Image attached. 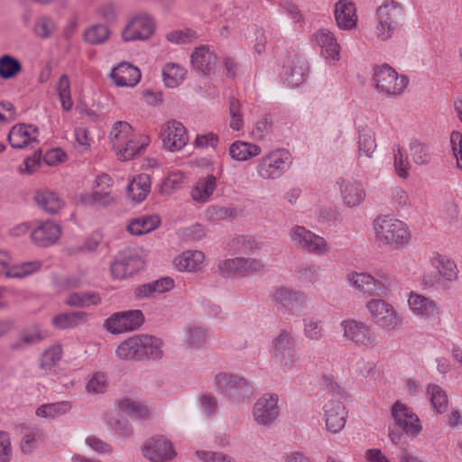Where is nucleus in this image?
I'll return each instance as SVG.
<instances>
[{"mask_svg": "<svg viewBox=\"0 0 462 462\" xmlns=\"http://www.w3.org/2000/svg\"><path fill=\"white\" fill-rule=\"evenodd\" d=\"M198 35L191 29L172 31L166 34V39L172 43H189L197 39Z\"/></svg>", "mask_w": 462, "mask_h": 462, "instance_id": "61", "label": "nucleus"}, {"mask_svg": "<svg viewBox=\"0 0 462 462\" xmlns=\"http://www.w3.org/2000/svg\"><path fill=\"white\" fill-rule=\"evenodd\" d=\"M348 282L356 290L369 296L385 297L388 294V278L379 281L368 273H354L348 276Z\"/></svg>", "mask_w": 462, "mask_h": 462, "instance_id": "16", "label": "nucleus"}, {"mask_svg": "<svg viewBox=\"0 0 462 462\" xmlns=\"http://www.w3.org/2000/svg\"><path fill=\"white\" fill-rule=\"evenodd\" d=\"M109 28L101 23H96L88 27L83 32V39L91 45H99L106 42L110 37Z\"/></svg>", "mask_w": 462, "mask_h": 462, "instance_id": "42", "label": "nucleus"}, {"mask_svg": "<svg viewBox=\"0 0 462 462\" xmlns=\"http://www.w3.org/2000/svg\"><path fill=\"white\" fill-rule=\"evenodd\" d=\"M218 273L225 278L240 275V257L221 260L217 264Z\"/></svg>", "mask_w": 462, "mask_h": 462, "instance_id": "53", "label": "nucleus"}, {"mask_svg": "<svg viewBox=\"0 0 462 462\" xmlns=\"http://www.w3.org/2000/svg\"><path fill=\"white\" fill-rule=\"evenodd\" d=\"M39 130L33 125L17 124L9 131L7 139L14 149H23L33 143H37Z\"/></svg>", "mask_w": 462, "mask_h": 462, "instance_id": "20", "label": "nucleus"}, {"mask_svg": "<svg viewBox=\"0 0 462 462\" xmlns=\"http://www.w3.org/2000/svg\"><path fill=\"white\" fill-rule=\"evenodd\" d=\"M42 436V431L38 428L29 429L23 436L20 443L21 450L23 454H31L38 445V439Z\"/></svg>", "mask_w": 462, "mask_h": 462, "instance_id": "52", "label": "nucleus"}, {"mask_svg": "<svg viewBox=\"0 0 462 462\" xmlns=\"http://www.w3.org/2000/svg\"><path fill=\"white\" fill-rule=\"evenodd\" d=\"M241 276L252 275L262 272L264 263L261 259L240 257Z\"/></svg>", "mask_w": 462, "mask_h": 462, "instance_id": "58", "label": "nucleus"}, {"mask_svg": "<svg viewBox=\"0 0 462 462\" xmlns=\"http://www.w3.org/2000/svg\"><path fill=\"white\" fill-rule=\"evenodd\" d=\"M197 457L203 462H234V458L223 452L197 451Z\"/></svg>", "mask_w": 462, "mask_h": 462, "instance_id": "62", "label": "nucleus"}, {"mask_svg": "<svg viewBox=\"0 0 462 462\" xmlns=\"http://www.w3.org/2000/svg\"><path fill=\"white\" fill-rule=\"evenodd\" d=\"M273 300L279 309H285L296 316L300 315L307 307V302L302 293L287 288L277 289L273 293Z\"/></svg>", "mask_w": 462, "mask_h": 462, "instance_id": "19", "label": "nucleus"}, {"mask_svg": "<svg viewBox=\"0 0 462 462\" xmlns=\"http://www.w3.org/2000/svg\"><path fill=\"white\" fill-rule=\"evenodd\" d=\"M137 135L132 125L125 121H117L114 124L110 132V139L113 149L116 152L123 149V145H126L125 142H132V138Z\"/></svg>", "mask_w": 462, "mask_h": 462, "instance_id": "31", "label": "nucleus"}, {"mask_svg": "<svg viewBox=\"0 0 462 462\" xmlns=\"http://www.w3.org/2000/svg\"><path fill=\"white\" fill-rule=\"evenodd\" d=\"M292 158L286 149H275L263 156L257 163L256 173L263 180H278L291 166Z\"/></svg>", "mask_w": 462, "mask_h": 462, "instance_id": "5", "label": "nucleus"}, {"mask_svg": "<svg viewBox=\"0 0 462 462\" xmlns=\"http://www.w3.org/2000/svg\"><path fill=\"white\" fill-rule=\"evenodd\" d=\"M408 305L414 315L424 319L434 318L440 313V310L434 300L413 291L409 294Z\"/></svg>", "mask_w": 462, "mask_h": 462, "instance_id": "24", "label": "nucleus"}, {"mask_svg": "<svg viewBox=\"0 0 462 462\" xmlns=\"http://www.w3.org/2000/svg\"><path fill=\"white\" fill-rule=\"evenodd\" d=\"M160 338L140 334L123 341L116 348V356L123 360L159 359L162 356Z\"/></svg>", "mask_w": 462, "mask_h": 462, "instance_id": "1", "label": "nucleus"}, {"mask_svg": "<svg viewBox=\"0 0 462 462\" xmlns=\"http://www.w3.org/2000/svg\"><path fill=\"white\" fill-rule=\"evenodd\" d=\"M42 267V263L39 261L23 262L14 265L10 268L6 274L9 277L23 278L33 273Z\"/></svg>", "mask_w": 462, "mask_h": 462, "instance_id": "51", "label": "nucleus"}, {"mask_svg": "<svg viewBox=\"0 0 462 462\" xmlns=\"http://www.w3.org/2000/svg\"><path fill=\"white\" fill-rule=\"evenodd\" d=\"M323 409L327 430L332 433L342 430L347 417L344 403L341 401L332 399L324 405Z\"/></svg>", "mask_w": 462, "mask_h": 462, "instance_id": "21", "label": "nucleus"}, {"mask_svg": "<svg viewBox=\"0 0 462 462\" xmlns=\"http://www.w3.org/2000/svg\"><path fill=\"white\" fill-rule=\"evenodd\" d=\"M308 76V67L306 63L300 60H291L283 66L282 79L291 88L301 85Z\"/></svg>", "mask_w": 462, "mask_h": 462, "instance_id": "28", "label": "nucleus"}, {"mask_svg": "<svg viewBox=\"0 0 462 462\" xmlns=\"http://www.w3.org/2000/svg\"><path fill=\"white\" fill-rule=\"evenodd\" d=\"M185 73V69L178 64H166L162 69L165 85L169 88H175L179 86L183 81Z\"/></svg>", "mask_w": 462, "mask_h": 462, "instance_id": "45", "label": "nucleus"}, {"mask_svg": "<svg viewBox=\"0 0 462 462\" xmlns=\"http://www.w3.org/2000/svg\"><path fill=\"white\" fill-rule=\"evenodd\" d=\"M343 337L358 346L374 347L378 341L373 328L362 321L347 319L341 322Z\"/></svg>", "mask_w": 462, "mask_h": 462, "instance_id": "11", "label": "nucleus"}, {"mask_svg": "<svg viewBox=\"0 0 462 462\" xmlns=\"http://www.w3.org/2000/svg\"><path fill=\"white\" fill-rule=\"evenodd\" d=\"M55 88L63 110H71L73 106V101L71 98L70 82L69 77L66 74H63L60 77Z\"/></svg>", "mask_w": 462, "mask_h": 462, "instance_id": "48", "label": "nucleus"}, {"mask_svg": "<svg viewBox=\"0 0 462 462\" xmlns=\"http://www.w3.org/2000/svg\"><path fill=\"white\" fill-rule=\"evenodd\" d=\"M161 137L164 148L171 152L181 150L189 141L185 126L176 120L169 121L163 125Z\"/></svg>", "mask_w": 462, "mask_h": 462, "instance_id": "17", "label": "nucleus"}, {"mask_svg": "<svg viewBox=\"0 0 462 462\" xmlns=\"http://www.w3.org/2000/svg\"><path fill=\"white\" fill-rule=\"evenodd\" d=\"M132 142H125L126 145H123V149L120 148L116 152L119 160H132L149 144L150 139L148 136L137 134L132 138Z\"/></svg>", "mask_w": 462, "mask_h": 462, "instance_id": "37", "label": "nucleus"}, {"mask_svg": "<svg viewBox=\"0 0 462 462\" xmlns=\"http://www.w3.org/2000/svg\"><path fill=\"white\" fill-rule=\"evenodd\" d=\"M116 406L119 412L137 419H147L150 415V411L144 404L131 398L119 400Z\"/></svg>", "mask_w": 462, "mask_h": 462, "instance_id": "39", "label": "nucleus"}, {"mask_svg": "<svg viewBox=\"0 0 462 462\" xmlns=\"http://www.w3.org/2000/svg\"><path fill=\"white\" fill-rule=\"evenodd\" d=\"M334 15L337 26L342 30H350L356 25V6L348 0H339L335 4Z\"/></svg>", "mask_w": 462, "mask_h": 462, "instance_id": "27", "label": "nucleus"}, {"mask_svg": "<svg viewBox=\"0 0 462 462\" xmlns=\"http://www.w3.org/2000/svg\"><path fill=\"white\" fill-rule=\"evenodd\" d=\"M143 454L152 462H166L176 455L171 442L162 436L148 439L143 447Z\"/></svg>", "mask_w": 462, "mask_h": 462, "instance_id": "18", "label": "nucleus"}, {"mask_svg": "<svg viewBox=\"0 0 462 462\" xmlns=\"http://www.w3.org/2000/svg\"><path fill=\"white\" fill-rule=\"evenodd\" d=\"M207 341V334L204 328L200 327H189L185 330V343L194 349L202 347Z\"/></svg>", "mask_w": 462, "mask_h": 462, "instance_id": "50", "label": "nucleus"}, {"mask_svg": "<svg viewBox=\"0 0 462 462\" xmlns=\"http://www.w3.org/2000/svg\"><path fill=\"white\" fill-rule=\"evenodd\" d=\"M393 165L395 172L400 178L405 180L409 177L411 165L399 145L393 150Z\"/></svg>", "mask_w": 462, "mask_h": 462, "instance_id": "54", "label": "nucleus"}, {"mask_svg": "<svg viewBox=\"0 0 462 462\" xmlns=\"http://www.w3.org/2000/svg\"><path fill=\"white\" fill-rule=\"evenodd\" d=\"M315 40L322 50V53H326V58L332 60L339 59V45L334 34L327 30L320 29L314 34Z\"/></svg>", "mask_w": 462, "mask_h": 462, "instance_id": "33", "label": "nucleus"}, {"mask_svg": "<svg viewBox=\"0 0 462 462\" xmlns=\"http://www.w3.org/2000/svg\"><path fill=\"white\" fill-rule=\"evenodd\" d=\"M155 31V21L153 17L144 12L133 15L122 31L124 42L144 41L149 39Z\"/></svg>", "mask_w": 462, "mask_h": 462, "instance_id": "7", "label": "nucleus"}, {"mask_svg": "<svg viewBox=\"0 0 462 462\" xmlns=\"http://www.w3.org/2000/svg\"><path fill=\"white\" fill-rule=\"evenodd\" d=\"M216 188L217 178L212 174H208L198 180L191 189L190 196L197 202L206 203L213 195Z\"/></svg>", "mask_w": 462, "mask_h": 462, "instance_id": "30", "label": "nucleus"}, {"mask_svg": "<svg viewBox=\"0 0 462 462\" xmlns=\"http://www.w3.org/2000/svg\"><path fill=\"white\" fill-rule=\"evenodd\" d=\"M434 264L438 270L440 279L448 282H453L457 279V267L456 263L445 257L439 256L435 259Z\"/></svg>", "mask_w": 462, "mask_h": 462, "instance_id": "47", "label": "nucleus"}, {"mask_svg": "<svg viewBox=\"0 0 462 462\" xmlns=\"http://www.w3.org/2000/svg\"><path fill=\"white\" fill-rule=\"evenodd\" d=\"M192 68L203 75H210L216 70L217 55L212 47H196L190 55Z\"/></svg>", "mask_w": 462, "mask_h": 462, "instance_id": "22", "label": "nucleus"}, {"mask_svg": "<svg viewBox=\"0 0 462 462\" xmlns=\"http://www.w3.org/2000/svg\"><path fill=\"white\" fill-rule=\"evenodd\" d=\"M279 397L275 393H265L257 400L253 408L254 420L262 426L273 424L280 414Z\"/></svg>", "mask_w": 462, "mask_h": 462, "instance_id": "15", "label": "nucleus"}, {"mask_svg": "<svg viewBox=\"0 0 462 462\" xmlns=\"http://www.w3.org/2000/svg\"><path fill=\"white\" fill-rule=\"evenodd\" d=\"M204 254L200 251L188 250L175 257L174 266L180 272H197L204 263Z\"/></svg>", "mask_w": 462, "mask_h": 462, "instance_id": "29", "label": "nucleus"}, {"mask_svg": "<svg viewBox=\"0 0 462 462\" xmlns=\"http://www.w3.org/2000/svg\"><path fill=\"white\" fill-rule=\"evenodd\" d=\"M374 228L376 239L387 245L402 246L411 236L405 223L387 216L377 217Z\"/></svg>", "mask_w": 462, "mask_h": 462, "instance_id": "3", "label": "nucleus"}, {"mask_svg": "<svg viewBox=\"0 0 462 462\" xmlns=\"http://www.w3.org/2000/svg\"><path fill=\"white\" fill-rule=\"evenodd\" d=\"M215 384L217 392L234 404H241L250 400L254 394L252 384L238 375L219 373L215 376Z\"/></svg>", "mask_w": 462, "mask_h": 462, "instance_id": "2", "label": "nucleus"}, {"mask_svg": "<svg viewBox=\"0 0 462 462\" xmlns=\"http://www.w3.org/2000/svg\"><path fill=\"white\" fill-rule=\"evenodd\" d=\"M229 115L230 128L235 131H239L243 127V118L241 114V103L234 97L229 98Z\"/></svg>", "mask_w": 462, "mask_h": 462, "instance_id": "56", "label": "nucleus"}, {"mask_svg": "<svg viewBox=\"0 0 462 462\" xmlns=\"http://www.w3.org/2000/svg\"><path fill=\"white\" fill-rule=\"evenodd\" d=\"M319 267L317 265H303L297 270L299 277L308 282L314 283L318 280Z\"/></svg>", "mask_w": 462, "mask_h": 462, "instance_id": "63", "label": "nucleus"}, {"mask_svg": "<svg viewBox=\"0 0 462 462\" xmlns=\"http://www.w3.org/2000/svg\"><path fill=\"white\" fill-rule=\"evenodd\" d=\"M23 69L20 60L9 54L0 57V78L9 79L16 77Z\"/></svg>", "mask_w": 462, "mask_h": 462, "instance_id": "43", "label": "nucleus"}, {"mask_svg": "<svg viewBox=\"0 0 462 462\" xmlns=\"http://www.w3.org/2000/svg\"><path fill=\"white\" fill-rule=\"evenodd\" d=\"M34 200L40 208L51 215L58 213L63 205L59 195L49 189L36 191Z\"/></svg>", "mask_w": 462, "mask_h": 462, "instance_id": "34", "label": "nucleus"}, {"mask_svg": "<svg viewBox=\"0 0 462 462\" xmlns=\"http://www.w3.org/2000/svg\"><path fill=\"white\" fill-rule=\"evenodd\" d=\"M304 322V336L312 341H319L324 336V330L321 321L314 319H305Z\"/></svg>", "mask_w": 462, "mask_h": 462, "instance_id": "55", "label": "nucleus"}, {"mask_svg": "<svg viewBox=\"0 0 462 462\" xmlns=\"http://www.w3.org/2000/svg\"><path fill=\"white\" fill-rule=\"evenodd\" d=\"M410 152L412 161L418 165H426L431 160L429 147L418 140L411 142Z\"/></svg>", "mask_w": 462, "mask_h": 462, "instance_id": "49", "label": "nucleus"}, {"mask_svg": "<svg viewBox=\"0 0 462 462\" xmlns=\"http://www.w3.org/2000/svg\"><path fill=\"white\" fill-rule=\"evenodd\" d=\"M88 318V314L85 311L64 312L54 316L52 318V324L60 329L71 328L86 323Z\"/></svg>", "mask_w": 462, "mask_h": 462, "instance_id": "36", "label": "nucleus"}, {"mask_svg": "<svg viewBox=\"0 0 462 462\" xmlns=\"http://www.w3.org/2000/svg\"><path fill=\"white\" fill-rule=\"evenodd\" d=\"M357 144L358 155L371 158L377 147L374 131L367 126L361 127L358 130Z\"/></svg>", "mask_w": 462, "mask_h": 462, "instance_id": "38", "label": "nucleus"}, {"mask_svg": "<svg viewBox=\"0 0 462 462\" xmlns=\"http://www.w3.org/2000/svg\"><path fill=\"white\" fill-rule=\"evenodd\" d=\"M160 224L157 217H141L133 219L127 226V230L134 236H142L154 230Z\"/></svg>", "mask_w": 462, "mask_h": 462, "instance_id": "41", "label": "nucleus"}, {"mask_svg": "<svg viewBox=\"0 0 462 462\" xmlns=\"http://www.w3.org/2000/svg\"><path fill=\"white\" fill-rule=\"evenodd\" d=\"M100 302L101 298L97 292L83 291L69 294L64 304L69 307L86 308L91 305H98Z\"/></svg>", "mask_w": 462, "mask_h": 462, "instance_id": "40", "label": "nucleus"}, {"mask_svg": "<svg viewBox=\"0 0 462 462\" xmlns=\"http://www.w3.org/2000/svg\"><path fill=\"white\" fill-rule=\"evenodd\" d=\"M337 183L339 186L340 194L346 206L354 208L365 200V190L359 181L339 178Z\"/></svg>", "mask_w": 462, "mask_h": 462, "instance_id": "23", "label": "nucleus"}, {"mask_svg": "<svg viewBox=\"0 0 462 462\" xmlns=\"http://www.w3.org/2000/svg\"><path fill=\"white\" fill-rule=\"evenodd\" d=\"M71 409L69 402H60L41 405L36 410V415L42 418H57L66 414Z\"/></svg>", "mask_w": 462, "mask_h": 462, "instance_id": "46", "label": "nucleus"}, {"mask_svg": "<svg viewBox=\"0 0 462 462\" xmlns=\"http://www.w3.org/2000/svg\"><path fill=\"white\" fill-rule=\"evenodd\" d=\"M427 393L430 396V402L439 413H444L448 408V399L446 392L438 384H429Z\"/></svg>", "mask_w": 462, "mask_h": 462, "instance_id": "44", "label": "nucleus"}, {"mask_svg": "<svg viewBox=\"0 0 462 462\" xmlns=\"http://www.w3.org/2000/svg\"><path fill=\"white\" fill-rule=\"evenodd\" d=\"M379 23L376 27V34L385 41L389 39L403 16L402 7L394 1H385L377 9Z\"/></svg>", "mask_w": 462, "mask_h": 462, "instance_id": "10", "label": "nucleus"}, {"mask_svg": "<svg viewBox=\"0 0 462 462\" xmlns=\"http://www.w3.org/2000/svg\"><path fill=\"white\" fill-rule=\"evenodd\" d=\"M392 416L398 428L408 436L416 438L420 434L422 430L420 420L418 415L407 405L396 402L392 407Z\"/></svg>", "mask_w": 462, "mask_h": 462, "instance_id": "14", "label": "nucleus"}, {"mask_svg": "<svg viewBox=\"0 0 462 462\" xmlns=\"http://www.w3.org/2000/svg\"><path fill=\"white\" fill-rule=\"evenodd\" d=\"M289 236L293 245L305 252L320 255L327 254L329 250L322 236L312 233L302 226H293Z\"/></svg>", "mask_w": 462, "mask_h": 462, "instance_id": "8", "label": "nucleus"}, {"mask_svg": "<svg viewBox=\"0 0 462 462\" xmlns=\"http://www.w3.org/2000/svg\"><path fill=\"white\" fill-rule=\"evenodd\" d=\"M111 79L116 86L134 87L140 81L141 73L137 67L124 61L113 69Z\"/></svg>", "mask_w": 462, "mask_h": 462, "instance_id": "26", "label": "nucleus"}, {"mask_svg": "<svg viewBox=\"0 0 462 462\" xmlns=\"http://www.w3.org/2000/svg\"><path fill=\"white\" fill-rule=\"evenodd\" d=\"M373 79L376 88L389 96L400 95L409 83L405 76H399L388 64L375 67Z\"/></svg>", "mask_w": 462, "mask_h": 462, "instance_id": "6", "label": "nucleus"}, {"mask_svg": "<svg viewBox=\"0 0 462 462\" xmlns=\"http://www.w3.org/2000/svg\"><path fill=\"white\" fill-rule=\"evenodd\" d=\"M366 309L374 323L383 329L394 330L401 323L395 309L382 299L370 300L366 303Z\"/></svg>", "mask_w": 462, "mask_h": 462, "instance_id": "9", "label": "nucleus"}, {"mask_svg": "<svg viewBox=\"0 0 462 462\" xmlns=\"http://www.w3.org/2000/svg\"><path fill=\"white\" fill-rule=\"evenodd\" d=\"M43 338L42 331L38 325L32 327L21 332L20 339L23 343L31 345L41 341Z\"/></svg>", "mask_w": 462, "mask_h": 462, "instance_id": "64", "label": "nucleus"}, {"mask_svg": "<svg viewBox=\"0 0 462 462\" xmlns=\"http://www.w3.org/2000/svg\"><path fill=\"white\" fill-rule=\"evenodd\" d=\"M144 322V316L139 310L119 311L105 320L104 327L111 334H122L138 329Z\"/></svg>", "mask_w": 462, "mask_h": 462, "instance_id": "12", "label": "nucleus"}, {"mask_svg": "<svg viewBox=\"0 0 462 462\" xmlns=\"http://www.w3.org/2000/svg\"><path fill=\"white\" fill-rule=\"evenodd\" d=\"M151 189V180L147 174H140L134 178L126 188L127 197L140 203L147 197Z\"/></svg>", "mask_w": 462, "mask_h": 462, "instance_id": "32", "label": "nucleus"}, {"mask_svg": "<svg viewBox=\"0 0 462 462\" xmlns=\"http://www.w3.org/2000/svg\"><path fill=\"white\" fill-rule=\"evenodd\" d=\"M228 152L233 160L245 162L259 155L261 153V148L254 143L236 141L229 146Z\"/></svg>", "mask_w": 462, "mask_h": 462, "instance_id": "35", "label": "nucleus"}, {"mask_svg": "<svg viewBox=\"0 0 462 462\" xmlns=\"http://www.w3.org/2000/svg\"><path fill=\"white\" fill-rule=\"evenodd\" d=\"M143 267V261L137 252L125 249L117 254L111 263L110 272L115 279L122 280L134 275Z\"/></svg>", "mask_w": 462, "mask_h": 462, "instance_id": "13", "label": "nucleus"}, {"mask_svg": "<svg viewBox=\"0 0 462 462\" xmlns=\"http://www.w3.org/2000/svg\"><path fill=\"white\" fill-rule=\"evenodd\" d=\"M108 383L105 374L96 373L88 380L86 385L88 393L97 394L103 393L106 391Z\"/></svg>", "mask_w": 462, "mask_h": 462, "instance_id": "57", "label": "nucleus"}, {"mask_svg": "<svg viewBox=\"0 0 462 462\" xmlns=\"http://www.w3.org/2000/svg\"><path fill=\"white\" fill-rule=\"evenodd\" d=\"M62 356V349L60 346H53L47 349L41 360V366L43 369H50L54 366Z\"/></svg>", "mask_w": 462, "mask_h": 462, "instance_id": "60", "label": "nucleus"}, {"mask_svg": "<svg viewBox=\"0 0 462 462\" xmlns=\"http://www.w3.org/2000/svg\"><path fill=\"white\" fill-rule=\"evenodd\" d=\"M271 356L284 372L291 371L296 366L300 357L296 350V340L291 332L282 329L273 339Z\"/></svg>", "mask_w": 462, "mask_h": 462, "instance_id": "4", "label": "nucleus"}, {"mask_svg": "<svg viewBox=\"0 0 462 462\" xmlns=\"http://www.w3.org/2000/svg\"><path fill=\"white\" fill-rule=\"evenodd\" d=\"M56 25L51 17L43 16L37 20L34 25V32L42 39L49 38L55 31Z\"/></svg>", "mask_w": 462, "mask_h": 462, "instance_id": "59", "label": "nucleus"}, {"mask_svg": "<svg viewBox=\"0 0 462 462\" xmlns=\"http://www.w3.org/2000/svg\"><path fill=\"white\" fill-rule=\"evenodd\" d=\"M60 233L59 225L51 220H47L33 229L31 237L37 245L47 247L58 241Z\"/></svg>", "mask_w": 462, "mask_h": 462, "instance_id": "25", "label": "nucleus"}]
</instances>
